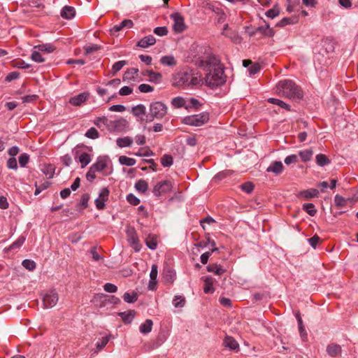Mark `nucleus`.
Wrapping results in <instances>:
<instances>
[{
    "label": "nucleus",
    "instance_id": "nucleus-1",
    "mask_svg": "<svg viewBox=\"0 0 358 358\" xmlns=\"http://www.w3.org/2000/svg\"><path fill=\"white\" fill-rule=\"evenodd\" d=\"M201 74L193 70H184L173 76V85L179 87H193L201 83Z\"/></svg>",
    "mask_w": 358,
    "mask_h": 358
},
{
    "label": "nucleus",
    "instance_id": "nucleus-2",
    "mask_svg": "<svg viewBox=\"0 0 358 358\" xmlns=\"http://www.w3.org/2000/svg\"><path fill=\"white\" fill-rule=\"evenodd\" d=\"M198 55L194 57L195 64L201 68L208 69L220 66V59L212 53L211 49L207 46L198 48Z\"/></svg>",
    "mask_w": 358,
    "mask_h": 358
},
{
    "label": "nucleus",
    "instance_id": "nucleus-3",
    "mask_svg": "<svg viewBox=\"0 0 358 358\" xmlns=\"http://www.w3.org/2000/svg\"><path fill=\"white\" fill-rule=\"evenodd\" d=\"M276 90L279 94L286 98L300 100L303 97L301 87L291 80L280 81L276 86Z\"/></svg>",
    "mask_w": 358,
    "mask_h": 358
},
{
    "label": "nucleus",
    "instance_id": "nucleus-4",
    "mask_svg": "<svg viewBox=\"0 0 358 358\" xmlns=\"http://www.w3.org/2000/svg\"><path fill=\"white\" fill-rule=\"evenodd\" d=\"M226 78L224 69L221 66H217L213 70H210L206 75L205 83L207 86L214 89L224 84Z\"/></svg>",
    "mask_w": 358,
    "mask_h": 358
},
{
    "label": "nucleus",
    "instance_id": "nucleus-5",
    "mask_svg": "<svg viewBox=\"0 0 358 358\" xmlns=\"http://www.w3.org/2000/svg\"><path fill=\"white\" fill-rule=\"evenodd\" d=\"M167 113V107L161 101L152 103L150 106V114L147 116V121L152 122L154 118L161 119Z\"/></svg>",
    "mask_w": 358,
    "mask_h": 358
},
{
    "label": "nucleus",
    "instance_id": "nucleus-6",
    "mask_svg": "<svg viewBox=\"0 0 358 358\" xmlns=\"http://www.w3.org/2000/svg\"><path fill=\"white\" fill-rule=\"evenodd\" d=\"M208 113L203 112L199 114L185 117L183 120V122L187 125L200 127L208 122Z\"/></svg>",
    "mask_w": 358,
    "mask_h": 358
},
{
    "label": "nucleus",
    "instance_id": "nucleus-7",
    "mask_svg": "<svg viewBox=\"0 0 358 358\" xmlns=\"http://www.w3.org/2000/svg\"><path fill=\"white\" fill-rule=\"evenodd\" d=\"M59 300L57 292L55 289L48 290L43 295V303L45 308L54 307Z\"/></svg>",
    "mask_w": 358,
    "mask_h": 358
},
{
    "label": "nucleus",
    "instance_id": "nucleus-8",
    "mask_svg": "<svg viewBox=\"0 0 358 358\" xmlns=\"http://www.w3.org/2000/svg\"><path fill=\"white\" fill-rule=\"evenodd\" d=\"M172 187V182L170 180H165L157 183L153 188L152 192L155 196L159 197L162 194L170 192Z\"/></svg>",
    "mask_w": 358,
    "mask_h": 358
},
{
    "label": "nucleus",
    "instance_id": "nucleus-9",
    "mask_svg": "<svg viewBox=\"0 0 358 358\" xmlns=\"http://www.w3.org/2000/svg\"><path fill=\"white\" fill-rule=\"evenodd\" d=\"M126 234L129 245L134 249L136 252L140 251L141 245L139 243L138 236L135 229L134 227H129L126 231Z\"/></svg>",
    "mask_w": 358,
    "mask_h": 358
},
{
    "label": "nucleus",
    "instance_id": "nucleus-10",
    "mask_svg": "<svg viewBox=\"0 0 358 358\" xmlns=\"http://www.w3.org/2000/svg\"><path fill=\"white\" fill-rule=\"evenodd\" d=\"M170 17L173 20V29L174 32L182 33L187 29L184 17L180 13H174Z\"/></svg>",
    "mask_w": 358,
    "mask_h": 358
},
{
    "label": "nucleus",
    "instance_id": "nucleus-11",
    "mask_svg": "<svg viewBox=\"0 0 358 358\" xmlns=\"http://www.w3.org/2000/svg\"><path fill=\"white\" fill-rule=\"evenodd\" d=\"M94 301H99V306L103 307L108 303L117 304L120 302V299L115 296H108L103 294H97L94 297Z\"/></svg>",
    "mask_w": 358,
    "mask_h": 358
},
{
    "label": "nucleus",
    "instance_id": "nucleus-12",
    "mask_svg": "<svg viewBox=\"0 0 358 358\" xmlns=\"http://www.w3.org/2000/svg\"><path fill=\"white\" fill-rule=\"evenodd\" d=\"M257 33H261L263 36L271 37L274 35L275 31L273 29L270 28L269 25L260 26L255 31L249 33L250 36H255Z\"/></svg>",
    "mask_w": 358,
    "mask_h": 358
},
{
    "label": "nucleus",
    "instance_id": "nucleus-13",
    "mask_svg": "<svg viewBox=\"0 0 358 358\" xmlns=\"http://www.w3.org/2000/svg\"><path fill=\"white\" fill-rule=\"evenodd\" d=\"M326 351L329 356L336 357L341 355L342 348L340 345L332 343L327 346Z\"/></svg>",
    "mask_w": 358,
    "mask_h": 358
},
{
    "label": "nucleus",
    "instance_id": "nucleus-14",
    "mask_svg": "<svg viewBox=\"0 0 358 358\" xmlns=\"http://www.w3.org/2000/svg\"><path fill=\"white\" fill-rule=\"evenodd\" d=\"M156 43V39L152 35L144 36L136 44L138 47L147 48Z\"/></svg>",
    "mask_w": 358,
    "mask_h": 358
},
{
    "label": "nucleus",
    "instance_id": "nucleus-15",
    "mask_svg": "<svg viewBox=\"0 0 358 358\" xmlns=\"http://www.w3.org/2000/svg\"><path fill=\"white\" fill-rule=\"evenodd\" d=\"M89 93L83 92L80 93L75 96L71 97L69 99V103L73 106H80L83 103H84L87 98L89 97Z\"/></svg>",
    "mask_w": 358,
    "mask_h": 358
},
{
    "label": "nucleus",
    "instance_id": "nucleus-16",
    "mask_svg": "<svg viewBox=\"0 0 358 358\" xmlns=\"http://www.w3.org/2000/svg\"><path fill=\"white\" fill-rule=\"evenodd\" d=\"M284 170V166L280 161H275L266 169L268 173H273L276 175L280 174Z\"/></svg>",
    "mask_w": 358,
    "mask_h": 358
},
{
    "label": "nucleus",
    "instance_id": "nucleus-17",
    "mask_svg": "<svg viewBox=\"0 0 358 358\" xmlns=\"http://www.w3.org/2000/svg\"><path fill=\"white\" fill-rule=\"evenodd\" d=\"M224 347L234 350L237 351L239 348V345L237 341L231 336H227L223 341Z\"/></svg>",
    "mask_w": 358,
    "mask_h": 358
},
{
    "label": "nucleus",
    "instance_id": "nucleus-18",
    "mask_svg": "<svg viewBox=\"0 0 358 358\" xmlns=\"http://www.w3.org/2000/svg\"><path fill=\"white\" fill-rule=\"evenodd\" d=\"M134 25V23L132 20H124L122 22H120V24L115 25L111 29V32L115 34L120 31V30L123 29L124 28H131Z\"/></svg>",
    "mask_w": 358,
    "mask_h": 358
},
{
    "label": "nucleus",
    "instance_id": "nucleus-19",
    "mask_svg": "<svg viewBox=\"0 0 358 358\" xmlns=\"http://www.w3.org/2000/svg\"><path fill=\"white\" fill-rule=\"evenodd\" d=\"M157 264H153L152 266V268H151V271H150V282H149V289H155V285L157 284V273H158V271H157Z\"/></svg>",
    "mask_w": 358,
    "mask_h": 358
},
{
    "label": "nucleus",
    "instance_id": "nucleus-20",
    "mask_svg": "<svg viewBox=\"0 0 358 358\" xmlns=\"http://www.w3.org/2000/svg\"><path fill=\"white\" fill-rule=\"evenodd\" d=\"M118 315L121 317L124 324H130L136 315V311L129 310L128 311L119 313Z\"/></svg>",
    "mask_w": 358,
    "mask_h": 358
},
{
    "label": "nucleus",
    "instance_id": "nucleus-21",
    "mask_svg": "<svg viewBox=\"0 0 358 358\" xmlns=\"http://www.w3.org/2000/svg\"><path fill=\"white\" fill-rule=\"evenodd\" d=\"M96 172L103 171L107 166V160L104 157H99L96 163L91 166Z\"/></svg>",
    "mask_w": 358,
    "mask_h": 358
},
{
    "label": "nucleus",
    "instance_id": "nucleus-22",
    "mask_svg": "<svg viewBox=\"0 0 358 358\" xmlns=\"http://www.w3.org/2000/svg\"><path fill=\"white\" fill-rule=\"evenodd\" d=\"M207 271L217 275H221L226 272V270L220 264H210L207 266Z\"/></svg>",
    "mask_w": 358,
    "mask_h": 358
},
{
    "label": "nucleus",
    "instance_id": "nucleus-23",
    "mask_svg": "<svg viewBox=\"0 0 358 358\" xmlns=\"http://www.w3.org/2000/svg\"><path fill=\"white\" fill-rule=\"evenodd\" d=\"M203 292L206 294H210L214 292L213 283L214 279L212 277H206L203 280Z\"/></svg>",
    "mask_w": 358,
    "mask_h": 358
},
{
    "label": "nucleus",
    "instance_id": "nucleus-24",
    "mask_svg": "<svg viewBox=\"0 0 358 358\" xmlns=\"http://www.w3.org/2000/svg\"><path fill=\"white\" fill-rule=\"evenodd\" d=\"M76 14L75 8L72 6H66L61 11V16L65 19H71Z\"/></svg>",
    "mask_w": 358,
    "mask_h": 358
},
{
    "label": "nucleus",
    "instance_id": "nucleus-25",
    "mask_svg": "<svg viewBox=\"0 0 358 358\" xmlns=\"http://www.w3.org/2000/svg\"><path fill=\"white\" fill-rule=\"evenodd\" d=\"M162 64L168 66H175L177 64V61L173 55L163 56L160 59Z\"/></svg>",
    "mask_w": 358,
    "mask_h": 358
},
{
    "label": "nucleus",
    "instance_id": "nucleus-26",
    "mask_svg": "<svg viewBox=\"0 0 358 358\" xmlns=\"http://www.w3.org/2000/svg\"><path fill=\"white\" fill-rule=\"evenodd\" d=\"M138 69L136 68L129 69L123 76V80H134L138 75Z\"/></svg>",
    "mask_w": 358,
    "mask_h": 358
},
{
    "label": "nucleus",
    "instance_id": "nucleus-27",
    "mask_svg": "<svg viewBox=\"0 0 358 358\" xmlns=\"http://www.w3.org/2000/svg\"><path fill=\"white\" fill-rule=\"evenodd\" d=\"M116 143L120 148L130 147L133 143V139L129 136L118 138Z\"/></svg>",
    "mask_w": 358,
    "mask_h": 358
},
{
    "label": "nucleus",
    "instance_id": "nucleus-28",
    "mask_svg": "<svg viewBox=\"0 0 358 358\" xmlns=\"http://www.w3.org/2000/svg\"><path fill=\"white\" fill-rule=\"evenodd\" d=\"M313 151L312 149H307L305 150H301L299 152V155L301 159L303 162H308L312 159Z\"/></svg>",
    "mask_w": 358,
    "mask_h": 358
},
{
    "label": "nucleus",
    "instance_id": "nucleus-29",
    "mask_svg": "<svg viewBox=\"0 0 358 358\" xmlns=\"http://www.w3.org/2000/svg\"><path fill=\"white\" fill-rule=\"evenodd\" d=\"M146 245L151 250H155L157 247V236L153 234H149L145 239Z\"/></svg>",
    "mask_w": 358,
    "mask_h": 358
},
{
    "label": "nucleus",
    "instance_id": "nucleus-30",
    "mask_svg": "<svg viewBox=\"0 0 358 358\" xmlns=\"http://www.w3.org/2000/svg\"><path fill=\"white\" fill-rule=\"evenodd\" d=\"M43 173L48 178H53L55 171V166L53 164H46L41 169Z\"/></svg>",
    "mask_w": 358,
    "mask_h": 358
},
{
    "label": "nucleus",
    "instance_id": "nucleus-31",
    "mask_svg": "<svg viewBox=\"0 0 358 358\" xmlns=\"http://www.w3.org/2000/svg\"><path fill=\"white\" fill-rule=\"evenodd\" d=\"M316 163L320 166H324L330 164V159L324 154H318L315 157Z\"/></svg>",
    "mask_w": 358,
    "mask_h": 358
},
{
    "label": "nucleus",
    "instance_id": "nucleus-32",
    "mask_svg": "<svg viewBox=\"0 0 358 358\" xmlns=\"http://www.w3.org/2000/svg\"><path fill=\"white\" fill-rule=\"evenodd\" d=\"M153 322L151 320L148 319L144 323L140 326V331L143 334H148L152 331Z\"/></svg>",
    "mask_w": 358,
    "mask_h": 358
},
{
    "label": "nucleus",
    "instance_id": "nucleus-33",
    "mask_svg": "<svg viewBox=\"0 0 358 358\" xmlns=\"http://www.w3.org/2000/svg\"><path fill=\"white\" fill-rule=\"evenodd\" d=\"M119 162L122 165L132 166L136 164V161L134 158H130L127 156L122 155L119 157Z\"/></svg>",
    "mask_w": 358,
    "mask_h": 358
},
{
    "label": "nucleus",
    "instance_id": "nucleus-34",
    "mask_svg": "<svg viewBox=\"0 0 358 358\" xmlns=\"http://www.w3.org/2000/svg\"><path fill=\"white\" fill-rule=\"evenodd\" d=\"M135 188L141 193H145L148 188V182L144 180H139L135 184Z\"/></svg>",
    "mask_w": 358,
    "mask_h": 358
},
{
    "label": "nucleus",
    "instance_id": "nucleus-35",
    "mask_svg": "<svg viewBox=\"0 0 358 358\" xmlns=\"http://www.w3.org/2000/svg\"><path fill=\"white\" fill-rule=\"evenodd\" d=\"M132 113L136 117H142L145 115V107L139 104L132 108Z\"/></svg>",
    "mask_w": 358,
    "mask_h": 358
},
{
    "label": "nucleus",
    "instance_id": "nucleus-36",
    "mask_svg": "<svg viewBox=\"0 0 358 358\" xmlns=\"http://www.w3.org/2000/svg\"><path fill=\"white\" fill-rule=\"evenodd\" d=\"M123 299L129 303H134L138 300V294L136 292H132L131 294L125 292L123 295Z\"/></svg>",
    "mask_w": 358,
    "mask_h": 358
},
{
    "label": "nucleus",
    "instance_id": "nucleus-37",
    "mask_svg": "<svg viewBox=\"0 0 358 358\" xmlns=\"http://www.w3.org/2000/svg\"><path fill=\"white\" fill-rule=\"evenodd\" d=\"M319 194V191L316 189H310L301 192V195L306 199L317 197Z\"/></svg>",
    "mask_w": 358,
    "mask_h": 358
},
{
    "label": "nucleus",
    "instance_id": "nucleus-38",
    "mask_svg": "<svg viewBox=\"0 0 358 358\" xmlns=\"http://www.w3.org/2000/svg\"><path fill=\"white\" fill-rule=\"evenodd\" d=\"M34 49H38V51L50 53L54 51L55 48L52 45L46 43L35 46Z\"/></svg>",
    "mask_w": 358,
    "mask_h": 358
},
{
    "label": "nucleus",
    "instance_id": "nucleus-39",
    "mask_svg": "<svg viewBox=\"0 0 358 358\" xmlns=\"http://www.w3.org/2000/svg\"><path fill=\"white\" fill-rule=\"evenodd\" d=\"M173 159L170 155H164L161 158V164L164 167H169L173 164Z\"/></svg>",
    "mask_w": 358,
    "mask_h": 358
},
{
    "label": "nucleus",
    "instance_id": "nucleus-40",
    "mask_svg": "<svg viewBox=\"0 0 358 358\" xmlns=\"http://www.w3.org/2000/svg\"><path fill=\"white\" fill-rule=\"evenodd\" d=\"M79 162H80L81 164V167L82 168H84L85 166H86L87 164H90V162H91V157H90V155L87 153V152H83L80 156H79Z\"/></svg>",
    "mask_w": 358,
    "mask_h": 358
},
{
    "label": "nucleus",
    "instance_id": "nucleus-41",
    "mask_svg": "<svg viewBox=\"0 0 358 358\" xmlns=\"http://www.w3.org/2000/svg\"><path fill=\"white\" fill-rule=\"evenodd\" d=\"M268 101L275 105H278L280 107L286 109L287 110H290V106L282 100L275 98H270Z\"/></svg>",
    "mask_w": 358,
    "mask_h": 358
},
{
    "label": "nucleus",
    "instance_id": "nucleus-42",
    "mask_svg": "<svg viewBox=\"0 0 358 358\" xmlns=\"http://www.w3.org/2000/svg\"><path fill=\"white\" fill-rule=\"evenodd\" d=\"M24 241H25V237L23 236H21L15 242H13L7 250H12L17 249L22 245V244L24 243Z\"/></svg>",
    "mask_w": 358,
    "mask_h": 358
},
{
    "label": "nucleus",
    "instance_id": "nucleus-43",
    "mask_svg": "<svg viewBox=\"0 0 358 358\" xmlns=\"http://www.w3.org/2000/svg\"><path fill=\"white\" fill-rule=\"evenodd\" d=\"M185 297L177 295L175 296L173 300V304L176 308H182L185 304Z\"/></svg>",
    "mask_w": 358,
    "mask_h": 358
},
{
    "label": "nucleus",
    "instance_id": "nucleus-44",
    "mask_svg": "<svg viewBox=\"0 0 358 358\" xmlns=\"http://www.w3.org/2000/svg\"><path fill=\"white\" fill-rule=\"evenodd\" d=\"M154 155L153 152L149 148H142L135 153V155L138 157H150Z\"/></svg>",
    "mask_w": 358,
    "mask_h": 358
},
{
    "label": "nucleus",
    "instance_id": "nucleus-45",
    "mask_svg": "<svg viewBox=\"0 0 358 358\" xmlns=\"http://www.w3.org/2000/svg\"><path fill=\"white\" fill-rule=\"evenodd\" d=\"M303 209L310 216H314L317 213V210L312 203L303 204Z\"/></svg>",
    "mask_w": 358,
    "mask_h": 358
},
{
    "label": "nucleus",
    "instance_id": "nucleus-46",
    "mask_svg": "<svg viewBox=\"0 0 358 358\" xmlns=\"http://www.w3.org/2000/svg\"><path fill=\"white\" fill-rule=\"evenodd\" d=\"M334 203L336 206L343 208L346 205L347 200L342 196L336 194L334 197Z\"/></svg>",
    "mask_w": 358,
    "mask_h": 358
},
{
    "label": "nucleus",
    "instance_id": "nucleus-47",
    "mask_svg": "<svg viewBox=\"0 0 358 358\" xmlns=\"http://www.w3.org/2000/svg\"><path fill=\"white\" fill-rule=\"evenodd\" d=\"M85 136L87 137L88 138L96 139L99 138V134L96 129H95L94 127H91L86 132Z\"/></svg>",
    "mask_w": 358,
    "mask_h": 358
},
{
    "label": "nucleus",
    "instance_id": "nucleus-48",
    "mask_svg": "<svg viewBox=\"0 0 358 358\" xmlns=\"http://www.w3.org/2000/svg\"><path fill=\"white\" fill-rule=\"evenodd\" d=\"M218 251V248H213L210 251L206 252L201 255L200 259L203 264H207L208 259L211 254L214 252Z\"/></svg>",
    "mask_w": 358,
    "mask_h": 358
},
{
    "label": "nucleus",
    "instance_id": "nucleus-49",
    "mask_svg": "<svg viewBox=\"0 0 358 358\" xmlns=\"http://www.w3.org/2000/svg\"><path fill=\"white\" fill-rule=\"evenodd\" d=\"M171 103L175 108H181L185 106V101L182 97L178 96L172 99Z\"/></svg>",
    "mask_w": 358,
    "mask_h": 358
},
{
    "label": "nucleus",
    "instance_id": "nucleus-50",
    "mask_svg": "<svg viewBox=\"0 0 358 358\" xmlns=\"http://www.w3.org/2000/svg\"><path fill=\"white\" fill-rule=\"evenodd\" d=\"M126 64L127 62L124 60L115 62L112 66L113 75H115L116 73L120 71Z\"/></svg>",
    "mask_w": 358,
    "mask_h": 358
},
{
    "label": "nucleus",
    "instance_id": "nucleus-51",
    "mask_svg": "<svg viewBox=\"0 0 358 358\" xmlns=\"http://www.w3.org/2000/svg\"><path fill=\"white\" fill-rule=\"evenodd\" d=\"M22 266L29 271H33L36 268V264L35 262L30 259H24L22 262Z\"/></svg>",
    "mask_w": 358,
    "mask_h": 358
},
{
    "label": "nucleus",
    "instance_id": "nucleus-52",
    "mask_svg": "<svg viewBox=\"0 0 358 358\" xmlns=\"http://www.w3.org/2000/svg\"><path fill=\"white\" fill-rule=\"evenodd\" d=\"M31 59L34 60L36 62H43L45 61L44 58L42 57L41 54L40 53V51L34 50L32 52L31 55Z\"/></svg>",
    "mask_w": 358,
    "mask_h": 358
},
{
    "label": "nucleus",
    "instance_id": "nucleus-53",
    "mask_svg": "<svg viewBox=\"0 0 358 358\" xmlns=\"http://www.w3.org/2000/svg\"><path fill=\"white\" fill-rule=\"evenodd\" d=\"M101 49V46L99 45H92L88 46H85V55H90L94 52H96Z\"/></svg>",
    "mask_w": 358,
    "mask_h": 358
},
{
    "label": "nucleus",
    "instance_id": "nucleus-54",
    "mask_svg": "<svg viewBox=\"0 0 358 358\" xmlns=\"http://www.w3.org/2000/svg\"><path fill=\"white\" fill-rule=\"evenodd\" d=\"M254 185L250 182H247L241 185V189L246 192V193H251L254 189Z\"/></svg>",
    "mask_w": 358,
    "mask_h": 358
},
{
    "label": "nucleus",
    "instance_id": "nucleus-55",
    "mask_svg": "<svg viewBox=\"0 0 358 358\" xmlns=\"http://www.w3.org/2000/svg\"><path fill=\"white\" fill-rule=\"evenodd\" d=\"M154 33L159 36H164L168 34V29L166 27H158L155 28Z\"/></svg>",
    "mask_w": 358,
    "mask_h": 358
},
{
    "label": "nucleus",
    "instance_id": "nucleus-56",
    "mask_svg": "<svg viewBox=\"0 0 358 358\" xmlns=\"http://www.w3.org/2000/svg\"><path fill=\"white\" fill-rule=\"evenodd\" d=\"M109 337L104 336L101 338L100 341H98L96 344V347L98 351L102 350L108 343Z\"/></svg>",
    "mask_w": 358,
    "mask_h": 358
},
{
    "label": "nucleus",
    "instance_id": "nucleus-57",
    "mask_svg": "<svg viewBox=\"0 0 358 358\" xmlns=\"http://www.w3.org/2000/svg\"><path fill=\"white\" fill-rule=\"evenodd\" d=\"M29 157L27 153L21 154L19 156L18 161L20 166L24 167L29 162Z\"/></svg>",
    "mask_w": 358,
    "mask_h": 358
},
{
    "label": "nucleus",
    "instance_id": "nucleus-58",
    "mask_svg": "<svg viewBox=\"0 0 358 358\" xmlns=\"http://www.w3.org/2000/svg\"><path fill=\"white\" fill-rule=\"evenodd\" d=\"M13 66L19 69H28L30 67V65L25 63L24 61L20 59L13 62Z\"/></svg>",
    "mask_w": 358,
    "mask_h": 358
},
{
    "label": "nucleus",
    "instance_id": "nucleus-59",
    "mask_svg": "<svg viewBox=\"0 0 358 358\" xmlns=\"http://www.w3.org/2000/svg\"><path fill=\"white\" fill-rule=\"evenodd\" d=\"M90 194L87 193L83 194L81 197V200L80 202V205L82 206L83 209H85L88 206V201L90 200Z\"/></svg>",
    "mask_w": 358,
    "mask_h": 358
},
{
    "label": "nucleus",
    "instance_id": "nucleus-60",
    "mask_svg": "<svg viewBox=\"0 0 358 358\" xmlns=\"http://www.w3.org/2000/svg\"><path fill=\"white\" fill-rule=\"evenodd\" d=\"M127 200L130 204L133 206H138L140 203V199L133 194H128L127 196Z\"/></svg>",
    "mask_w": 358,
    "mask_h": 358
},
{
    "label": "nucleus",
    "instance_id": "nucleus-61",
    "mask_svg": "<svg viewBox=\"0 0 358 358\" xmlns=\"http://www.w3.org/2000/svg\"><path fill=\"white\" fill-rule=\"evenodd\" d=\"M261 69V66L258 63L252 64L248 68L250 75L252 76L257 73Z\"/></svg>",
    "mask_w": 358,
    "mask_h": 358
},
{
    "label": "nucleus",
    "instance_id": "nucleus-62",
    "mask_svg": "<svg viewBox=\"0 0 358 358\" xmlns=\"http://www.w3.org/2000/svg\"><path fill=\"white\" fill-rule=\"evenodd\" d=\"M298 161H299V159H298V156L296 155H289L285 159V163L287 165H290L292 164H296L298 162Z\"/></svg>",
    "mask_w": 358,
    "mask_h": 358
},
{
    "label": "nucleus",
    "instance_id": "nucleus-63",
    "mask_svg": "<svg viewBox=\"0 0 358 358\" xmlns=\"http://www.w3.org/2000/svg\"><path fill=\"white\" fill-rule=\"evenodd\" d=\"M103 289L107 292L115 293L117 290V287L112 283L108 282L103 285Z\"/></svg>",
    "mask_w": 358,
    "mask_h": 358
},
{
    "label": "nucleus",
    "instance_id": "nucleus-64",
    "mask_svg": "<svg viewBox=\"0 0 358 358\" xmlns=\"http://www.w3.org/2000/svg\"><path fill=\"white\" fill-rule=\"evenodd\" d=\"M138 90H140L141 92L147 93L152 92L154 90V88L148 84H141L138 86Z\"/></svg>",
    "mask_w": 358,
    "mask_h": 358
}]
</instances>
